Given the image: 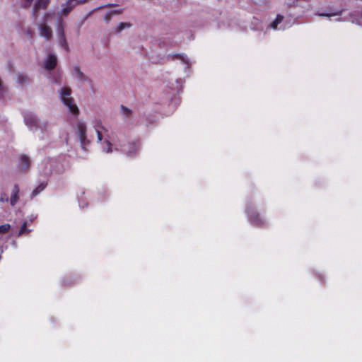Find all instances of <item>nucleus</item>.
Masks as SVG:
<instances>
[{
	"label": "nucleus",
	"instance_id": "nucleus-19",
	"mask_svg": "<svg viewBox=\"0 0 362 362\" xmlns=\"http://www.w3.org/2000/svg\"><path fill=\"white\" fill-rule=\"evenodd\" d=\"M95 130H96V132H97V137H98V141H101L102 139H103V134H102V132L100 131V128L101 129H104V127L101 125V123H98L95 126Z\"/></svg>",
	"mask_w": 362,
	"mask_h": 362
},
{
	"label": "nucleus",
	"instance_id": "nucleus-10",
	"mask_svg": "<svg viewBox=\"0 0 362 362\" xmlns=\"http://www.w3.org/2000/svg\"><path fill=\"white\" fill-rule=\"evenodd\" d=\"M19 187L18 184H16L12 189L10 203L12 206H15L19 199Z\"/></svg>",
	"mask_w": 362,
	"mask_h": 362
},
{
	"label": "nucleus",
	"instance_id": "nucleus-20",
	"mask_svg": "<svg viewBox=\"0 0 362 362\" xmlns=\"http://www.w3.org/2000/svg\"><path fill=\"white\" fill-rule=\"evenodd\" d=\"M343 13V10H341V11H336V12H334V13H319V16H327V17H331V16H341Z\"/></svg>",
	"mask_w": 362,
	"mask_h": 362
},
{
	"label": "nucleus",
	"instance_id": "nucleus-6",
	"mask_svg": "<svg viewBox=\"0 0 362 362\" xmlns=\"http://www.w3.org/2000/svg\"><path fill=\"white\" fill-rule=\"evenodd\" d=\"M25 124L30 129H37L38 127V119L37 116L32 113H26L24 115Z\"/></svg>",
	"mask_w": 362,
	"mask_h": 362
},
{
	"label": "nucleus",
	"instance_id": "nucleus-21",
	"mask_svg": "<svg viewBox=\"0 0 362 362\" xmlns=\"http://www.w3.org/2000/svg\"><path fill=\"white\" fill-rule=\"evenodd\" d=\"M58 37L65 35L64 28L62 21H60L57 26Z\"/></svg>",
	"mask_w": 362,
	"mask_h": 362
},
{
	"label": "nucleus",
	"instance_id": "nucleus-7",
	"mask_svg": "<svg viewBox=\"0 0 362 362\" xmlns=\"http://www.w3.org/2000/svg\"><path fill=\"white\" fill-rule=\"evenodd\" d=\"M50 0H36L33 9V17L37 18L38 12L40 10L47 9L49 4Z\"/></svg>",
	"mask_w": 362,
	"mask_h": 362
},
{
	"label": "nucleus",
	"instance_id": "nucleus-12",
	"mask_svg": "<svg viewBox=\"0 0 362 362\" xmlns=\"http://www.w3.org/2000/svg\"><path fill=\"white\" fill-rule=\"evenodd\" d=\"M16 81L20 85H24L29 83L30 78L27 75L20 73L16 75Z\"/></svg>",
	"mask_w": 362,
	"mask_h": 362
},
{
	"label": "nucleus",
	"instance_id": "nucleus-3",
	"mask_svg": "<svg viewBox=\"0 0 362 362\" xmlns=\"http://www.w3.org/2000/svg\"><path fill=\"white\" fill-rule=\"evenodd\" d=\"M139 141H134L128 142L127 144H124L122 146V151L127 156H133L137 153L139 150Z\"/></svg>",
	"mask_w": 362,
	"mask_h": 362
},
{
	"label": "nucleus",
	"instance_id": "nucleus-1",
	"mask_svg": "<svg viewBox=\"0 0 362 362\" xmlns=\"http://www.w3.org/2000/svg\"><path fill=\"white\" fill-rule=\"evenodd\" d=\"M61 100L63 103L69 108L71 113L74 115L79 114V110L74 103V100L71 97V89L69 87H64L61 89Z\"/></svg>",
	"mask_w": 362,
	"mask_h": 362
},
{
	"label": "nucleus",
	"instance_id": "nucleus-11",
	"mask_svg": "<svg viewBox=\"0 0 362 362\" xmlns=\"http://www.w3.org/2000/svg\"><path fill=\"white\" fill-rule=\"evenodd\" d=\"M72 74L74 76H77L81 81H86V78L84 74L81 71L78 66H74L73 67Z\"/></svg>",
	"mask_w": 362,
	"mask_h": 362
},
{
	"label": "nucleus",
	"instance_id": "nucleus-2",
	"mask_svg": "<svg viewBox=\"0 0 362 362\" xmlns=\"http://www.w3.org/2000/svg\"><path fill=\"white\" fill-rule=\"evenodd\" d=\"M246 213L249 222L253 226L259 228L264 227L266 225L265 220L261 217L259 212H257L253 207L247 206Z\"/></svg>",
	"mask_w": 362,
	"mask_h": 362
},
{
	"label": "nucleus",
	"instance_id": "nucleus-4",
	"mask_svg": "<svg viewBox=\"0 0 362 362\" xmlns=\"http://www.w3.org/2000/svg\"><path fill=\"white\" fill-rule=\"evenodd\" d=\"M48 17L49 13H46L44 16L45 23L39 25L40 35L45 37L47 40H49L52 37V30L51 28L49 25H47L45 23Z\"/></svg>",
	"mask_w": 362,
	"mask_h": 362
},
{
	"label": "nucleus",
	"instance_id": "nucleus-25",
	"mask_svg": "<svg viewBox=\"0 0 362 362\" xmlns=\"http://www.w3.org/2000/svg\"><path fill=\"white\" fill-rule=\"evenodd\" d=\"M112 16V12H109V13H106L104 16V21L106 22H109L111 20Z\"/></svg>",
	"mask_w": 362,
	"mask_h": 362
},
{
	"label": "nucleus",
	"instance_id": "nucleus-26",
	"mask_svg": "<svg viewBox=\"0 0 362 362\" xmlns=\"http://www.w3.org/2000/svg\"><path fill=\"white\" fill-rule=\"evenodd\" d=\"M8 199L6 197V194H1V198H0V201L1 202H8Z\"/></svg>",
	"mask_w": 362,
	"mask_h": 362
},
{
	"label": "nucleus",
	"instance_id": "nucleus-9",
	"mask_svg": "<svg viewBox=\"0 0 362 362\" xmlns=\"http://www.w3.org/2000/svg\"><path fill=\"white\" fill-rule=\"evenodd\" d=\"M57 64V59L55 55L49 54L45 62V67L47 70H53Z\"/></svg>",
	"mask_w": 362,
	"mask_h": 362
},
{
	"label": "nucleus",
	"instance_id": "nucleus-16",
	"mask_svg": "<svg viewBox=\"0 0 362 362\" xmlns=\"http://www.w3.org/2000/svg\"><path fill=\"white\" fill-rule=\"evenodd\" d=\"M31 230L28 228V223L25 221L21 227V229L18 232V236H21L23 235H28L30 233Z\"/></svg>",
	"mask_w": 362,
	"mask_h": 362
},
{
	"label": "nucleus",
	"instance_id": "nucleus-14",
	"mask_svg": "<svg viewBox=\"0 0 362 362\" xmlns=\"http://www.w3.org/2000/svg\"><path fill=\"white\" fill-rule=\"evenodd\" d=\"M47 186V183L42 182L40 183L35 189H34L31 194V198H34L36 197L39 193H40L42 191H43Z\"/></svg>",
	"mask_w": 362,
	"mask_h": 362
},
{
	"label": "nucleus",
	"instance_id": "nucleus-23",
	"mask_svg": "<svg viewBox=\"0 0 362 362\" xmlns=\"http://www.w3.org/2000/svg\"><path fill=\"white\" fill-rule=\"evenodd\" d=\"M121 110H122V114L127 117L130 116L132 114V110L124 105L121 106Z\"/></svg>",
	"mask_w": 362,
	"mask_h": 362
},
{
	"label": "nucleus",
	"instance_id": "nucleus-22",
	"mask_svg": "<svg viewBox=\"0 0 362 362\" xmlns=\"http://www.w3.org/2000/svg\"><path fill=\"white\" fill-rule=\"evenodd\" d=\"M11 226L8 223L3 224L0 226V233H6L10 230Z\"/></svg>",
	"mask_w": 362,
	"mask_h": 362
},
{
	"label": "nucleus",
	"instance_id": "nucleus-5",
	"mask_svg": "<svg viewBox=\"0 0 362 362\" xmlns=\"http://www.w3.org/2000/svg\"><path fill=\"white\" fill-rule=\"evenodd\" d=\"M88 0H67L64 5L62 14L63 16H67L78 4H82Z\"/></svg>",
	"mask_w": 362,
	"mask_h": 362
},
{
	"label": "nucleus",
	"instance_id": "nucleus-17",
	"mask_svg": "<svg viewBox=\"0 0 362 362\" xmlns=\"http://www.w3.org/2000/svg\"><path fill=\"white\" fill-rule=\"evenodd\" d=\"M284 19V16L281 14H278L274 19V21L271 23V28L273 29H276L278 27V25L280 24Z\"/></svg>",
	"mask_w": 362,
	"mask_h": 362
},
{
	"label": "nucleus",
	"instance_id": "nucleus-8",
	"mask_svg": "<svg viewBox=\"0 0 362 362\" xmlns=\"http://www.w3.org/2000/svg\"><path fill=\"white\" fill-rule=\"evenodd\" d=\"M77 133L82 145H85L86 140V126L82 122L77 125Z\"/></svg>",
	"mask_w": 362,
	"mask_h": 362
},
{
	"label": "nucleus",
	"instance_id": "nucleus-15",
	"mask_svg": "<svg viewBox=\"0 0 362 362\" xmlns=\"http://www.w3.org/2000/svg\"><path fill=\"white\" fill-rule=\"evenodd\" d=\"M58 37H59V46L62 48H63L66 52H68L69 51V45H68L66 39V36L65 35L59 36Z\"/></svg>",
	"mask_w": 362,
	"mask_h": 362
},
{
	"label": "nucleus",
	"instance_id": "nucleus-18",
	"mask_svg": "<svg viewBox=\"0 0 362 362\" xmlns=\"http://www.w3.org/2000/svg\"><path fill=\"white\" fill-rule=\"evenodd\" d=\"M130 27H131V23L122 22L117 27L115 32L117 33H119L121 31H122L124 28H130Z\"/></svg>",
	"mask_w": 362,
	"mask_h": 362
},
{
	"label": "nucleus",
	"instance_id": "nucleus-13",
	"mask_svg": "<svg viewBox=\"0 0 362 362\" xmlns=\"http://www.w3.org/2000/svg\"><path fill=\"white\" fill-rule=\"evenodd\" d=\"M20 161L23 169L28 170L30 168V160L27 156L23 155L20 158Z\"/></svg>",
	"mask_w": 362,
	"mask_h": 362
},
{
	"label": "nucleus",
	"instance_id": "nucleus-24",
	"mask_svg": "<svg viewBox=\"0 0 362 362\" xmlns=\"http://www.w3.org/2000/svg\"><path fill=\"white\" fill-rule=\"evenodd\" d=\"M105 143L107 144V149L105 150L107 153H110L112 151V144L108 140H105Z\"/></svg>",
	"mask_w": 362,
	"mask_h": 362
}]
</instances>
